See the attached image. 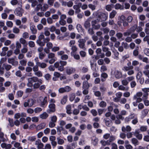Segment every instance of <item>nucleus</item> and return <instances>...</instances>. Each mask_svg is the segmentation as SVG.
Segmentation results:
<instances>
[{
	"instance_id": "nucleus-35",
	"label": "nucleus",
	"mask_w": 149,
	"mask_h": 149,
	"mask_svg": "<svg viewBox=\"0 0 149 149\" xmlns=\"http://www.w3.org/2000/svg\"><path fill=\"white\" fill-rule=\"evenodd\" d=\"M114 8L115 9L117 10H123L124 8L123 6L119 3L116 4Z\"/></svg>"
},
{
	"instance_id": "nucleus-52",
	"label": "nucleus",
	"mask_w": 149,
	"mask_h": 149,
	"mask_svg": "<svg viewBox=\"0 0 149 149\" xmlns=\"http://www.w3.org/2000/svg\"><path fill=\"white\" fill-rule=\"evenodd\" d=\"M148 112V110L147 109H144L142 112V114L144 116H146Z\"/></svg>"
},
{
	"instance_id": "nucleus-53",
	"label": "nucleus",
	"mask_w": 149,
	"mask_h": 149,
	"mask_svg": "<svg viewBox=\"0 0 149 149\" xmlns=\"http://www.w3.org/2000/svg\"><path fill=\"white\" fill-rule=\"evenodd\" d=\"M51 121L54 123L56 122L57 119V118L55 116H54L51 117Z\"/></svg>"
},
{
	"instance_id": "nucleus-62",
	"label": "nucleus",
	"mask_w": 149,
	"mask_h": 149,
	"mask_svg": "<svg viewBox=\"0 0 149 149\" xmlns=\"http://www.w3.org/2000/svg\"><path fill=\"white\" fill-rule=\"evenodd\" d=\"M55 125V123L53 122H50L49 124V127L51 128L54 127Z\"/></svg>"
},
{
	"instance_id": "nucleus-15",
	"label": "nucleus",
	"mask_w": 149,
	"mask_h": 149,
	"mask_svg": "<svg viewBox=\"0 0 149 149\" xmlns=\"http://www.w3.org/2000/svg\"><path fill=\"white\" fill-rule=\"evenodd\" d=\"M30 29L33 34H35L36 33L37 30L35 27V26L33 23L30 24Z\"/></svg>"
},
{
	"instance_id": "nucleus-49",
	"label": "nucleus",
	"mask_w": 149,
	"mask_h": 149,
	"mask_svg": "<svg viewBox=\"0 0 149 149\" xmlns=\"http://www.w3.org/2000/svg\"><path fill=\"white\" fill-rule=\"evenodd\" d=\"M74 11L73 9H70L68 12V14L70 16H72L74 15Z\"/></svg>"
},
{
	"instance_id": "nucleus-64",
	"label": "nucleus",
	"mask_w": 149,
	"mask_h": 149,
	"mask_svg": "<svg viewBox=\"0 0 149 149\" xmlns=\"http://www.w3.org/2000/svg\"><path fill=\"white\" fill-rule=\"evenodd\" d=\"M144 54L148 56H149V49L145 48L144 50Z\"/></svg>"
},
{
	"instance_id": "nucleus-18",
	"label": "nucleus",
	"mask_w": 149,
	"mask_h": 149,
	"mask_svg": "<svg viewBox=\"0 0 149 149\" xmlns=\"http://www.w3.org/2000/svg\"><path fill=\"white\" fill-rule=\"evenodd\" d=\"M1 146L3 148H5V149H10L12 147L11 144H6L5 143H2Z\"/></svg>"
},
{
	"instance_id": "nucleus-2",
	"label": "nucleus",
	"mask_w": 149,
	"mask_h": 149,
	"mask_svg": "<svg viewBox=\"0 0 149 149\" xmlns=\"http://www.w3.org/2000/svg\"><path fill=\"white\" fill-rule=\"evenodd\" d=\"M66 61H60L59 62H56L54 64V66L55 68H57L58 70L60 71H62L64 70V66L67 64Z\"/></svg>"
},
{
	"instance_id": "nucleus-63",
	"label": "nucleus",
	"mask_w": 149,
	"mask_h": 149,
	"mask_svg": "<svg viewBox=\"0 0 149 149\" xmlns=\"http://www.w3.org/2000/svg\"><path fill=\"white\" fill-rule=\"evenodd\" d=\"M88 68L87 67H84L82 68L81 70L82 72L85 73L87 72L88 71Z\"/></svg>"
},
{
	"instance_id": "nucleus-58",
	"label": "nucleus",
	"mask_w": 149,
	"mask_h": 149,
	"mask_svg": "<svg viewBox=\"0 0 149 149\" xmlns=\"http://www.w3.org/2000/svg\"><path fill=\"white\" fill-rule=\"evenodd\" d=\"M132 33L129 29L126 32L123 33V35L125 36H129Z\"/></svg>"
},
{
	"instance_id": "nucleus-45",
	"label": "nucleus",
	"mask_w": 149,
	"mask_h": 149,
	"mask_svg": "<svg viewBox=\"0 0 149 149\" xmlns=\"http://www.w3.org/2000/svg\"><path fill=\"white\" fill-rule=\"evenodd\" d=\"M19 2L17 0H12L10 1V3L12 5L15 6L17 4H18Z\"/></svg>"
},
{
	"instance_id": "nucleus-5",
	"label": "nucleus",
	"mask_w": 149,
	"mask_h": 149,
	"mask_svg": "<svg viewBox=\"0 0 149 149\" xmlns=\"http://www.w3.org/2000/svg\"><path fill=\"white\" fill-rule=\"evenodd\" d=\"M48 8L49 6L46 3H44L43 4H39L35 8V10L38 11L40 10L42 11H45Z\"/></svg>"
},
{
	"instance_id": "nucleus-32",
	"label": "nucleus",
	"mask_w": 149,
	"mask_h": 149,
	"mask_svg": "<svg viewBox=\"0 0 149 149\" xmlns=\"http://www.w3.org/2000/svg\"><path fill=\"white\" fill-rule=\"evenodd\" d=\"M19 42L20 43L23 45V46L27 45V43L26 40L24 38H21L19 39Z\"/></svg>"
},
{
	"instance_id": "nucleus-12",
	"label": "nucleus",
	"mask_w": 149,
	"mask_h": 149,
	"mask_svg": "<svg viewBox=\"0 0 149 149\" xmlns=\"http://www.w3.org/2000/svg\"><path fill=\"white\" fill-rule=\"evenodd\" d=\"M8 62L12 65L16 67L18 65V62L15 60L13 58H8Z\"/></svg>"
},
{
	"instance_id": "nucleus-38",
	"label": "nucleus",
	"mask_w": 149,
	"mask_h": 149,
	"mask_svg": "<svg viewBox=\"0 0 149 149\" xmlns=\"http://www.w3.org/2000/svg\"><path fill=\"white\" fill-rule=\"evenodd\" d=\"M14 146L17 148V149H22V148L20 146V144L17 142H15L14 145Z\"/></svg>"
},
{
	"instance_id": "nucleus-22",
	"label": "nucleus",
	"mask_w": 149,
	"mask_h": 149,
	"mask_svg": "<svg viewBox=\"0 0 149 149\" xmlns=\"http://www.w3.org/2000/svg\"><path fill=\"white\" fill-rule=\"evenodd\" d=\"M29 107H31L36 102V100L32 99H29L28 100Z\"/></svg>"
},
{
	"instance_id": "nucleus-36",
	"label": "nucleus",
	"mask_w": 149,
	"mask_h": 149,
	"mask_svg": "<svg viewBox=\"0 0 149 149\" xmlns=\"http://www.w3.org/2000/svg\"><path fill=\"white\" fill-rule=\"evenodd\" d=\"M68 96L67 95L64 96L63 98L61 100V103L63 104H65L67 101Z\"/></svg>"
},
{
	"instance_id": "nucleus-14",
	"label": "nucleus",
	"mask_w": 149,
	"mask_h": 149,
	"mask_svg": "<svg viewBox=\"0 0 149 149\" xmlns=\"http://www.w3.org/2000/svg\"><path fill=\"white\" fill-rule=\"evenodd\" d=\"M35 145L37 146V149L42 148L44 146V144L41 143L40 140L38 139L35 142Z\"/></svg>"
},
{
	"instance_id": "nucleus-11",
	"label": "nucleus",
	"mask_w": 149,
	"mask_h": 149,
	"mask_svg": "<svg viewBox=\"0 0 149 149\" xmlns=\"http://www.w3.org/2000/svg\"><path fill=\"white\" fill-rule=\"evenodd\" d=\"M47 97H45L43 98L42 97H40L38 99V100L41 102V106L42 107H44L45 104L47 102Z\"/></svg>"
},
{
	"instance_id": "nucleus-23",
	"label": "nucleus",
	"mask_w": 149,
	"mask_h": 149,
	"mask_svg": "<svg viewBox=\"0 0 149 149\" xmlns=\"http://www.w3.org/2000/svg\"><path fill=\"white\" fill-rule=\"evenodd\" d=\"M49 115L46 112H44L40 115V117L42 119H46L48 116Z\"/></svg>"
},
{
	"instance_id": "nucleus-7",
	"label": "nucleus",
	"mask_w": 149,
	"mask_h": 149,
	"mask_svg": "<svg viewBox=\"0 0 149 149\" xmlns=\"http://www.w3.org/2000/svg\"><path fill=\"white\" fill-rule=\"evenodd\" d=\"M41 40L38 39L36 41V43L41 47H43L45 45L46 42L49 41L50 39L49 38L47 37L43 40V41H42Z\"/></svg>"
},
{
	"instance_id": "nucleus-51",
	"label": "nucleus",
	"mask_w": 149,
	"mask_h": 149,
	"mask_svg": "<svg viewBox=\"0 0 149 149\" xmlns=\"http://www.w3.org/2000/svg\"><path fill=\"white\" fill-rule=\"evenodd\" d=\"M46 43H47L46 45L47 48L50 49L52 48L53 47V44L51 42H46Z\"/></svg>"
},
{
	"instance_id": "nucleus-56",
	"label": "nucleus",
	"mask_w": 149,
	"mask_h": 149,
	"mask_svg": "<svg viewBox=\"0 0 149 149\" xmlns=\"http://www.w3.org/2000/svg\"><path fill=\"white\" fill-rule=\"evenodd\" d=\"M71 50H72V52L73 53H75L77 50V48L76 46L73 45L72 47Z\"/></svg>"
},
{
	"instance_id": "nucleus-47",
	"label": "nucleus",
	"mask_w": 149,
	"mask_h": 149,
	"mask_svg": "<svg viewBox=\"0 0 149 149\" xmlns=\"http://www.w3.org/2000/svg\"><path fill=\"white\" fill-rule=\"evenodd\" d=\"M106 103L104 101H102L99 104V106L102 108L106 107Z\"/></svg>"
},
{
	"instance_id": "nucleus-54",
	"label": "nucleus",
	"mask_w": 149,
	"mask_h": 149,
	"mask_svg": "<svg viewBox=\"0 0 149 149\" xmlns=\"http://www.w3.org/2000/svg\"><path fill=\"white\" fill-rule=\"evenodd\" d=\"M45 56V54L43 53L42 52H40L39 54V57L40 59L42 60L44 58Z\"/></svg>"
},
{
	"instance_id": "nucleus-55",
	"label": "nucleus",
	"mask_w": 149,
	"mask_h": 149,
	"mask_svg": "<svg viewBox=\"0 0 149 149\" xmlns=\"http://www.w3.org/2000/svg\"><path fill=\"white\" fill-rule=\"evenodd\" d=\"M28 44L29 46L30 47H33L35 46V44L34 42L32 41H29L28 42Z\"/></svg>"
},
{
	"instance_id": "nucleus-42",
	"label": "nucleus",
	"mask_w": 149,
	"mask_h": 149,
	"mask_svg": "<svg viewBox=\"0 0 149 149\" xmlns=\"http://www.w3.org/2000/svg\"><path fill=\"white\" fill-rule=\"evenodd\" d=\"M34 74L35 75L38 77H42V72L38 70L34 72Z\"/></svg>"
},
{
	"instance_id": "nucleus-61",
	"label": "nucleus",
	"mask_w": 149,
	"mask_h": 149,
	"mask_svg": "<svg viewBox=\"0 0 149 149\" xmlns=\"http://www.w3.org/2000/svg\"><path fill=\"white\" fill-rule=\"evenodd\" d=\"M129 57V56L128 55H125L123 56L121 58L120 60V63H123L124 61L127 58Z\"/></svg>"
},
{
	"instance_id": "nucleus-43",
	"label": "nucleus",
	"mask_w": 149,
	"mask_h": 149,
	"mask_svg": "<svg viewBox=\"0 0 149 149\" xmlns=\"http://www.w3.org/2000/svg\"><path fill=\"white\" fill-rule=\"evenodd\" d=\"M116 36L117 38L118 39H121L122 40H123V39H122L123 37V34L120 32H118L116 33Z\"/></svg>"
},
{
	"instance_id": "nucleus-10",
	"label": "nucleus",
	"mask_w": 149,
	"mask_h": 149,
	"mask_svg": "<svg viewBox=\"0 0 149 149\" xmlns=\"http://www.w3.org/2000/svg\"><path fill=\"white\" fill-rule=\"evenodd\" d=\"M48 58L51 59L49 62L50 64H52L56 61L55 58V54L53 53H49L48 55Z\"/></svg>"
},
{
	"instance_id": "nucleus-28",
	"label": "nucleus",
	"mask_w": 149,
	"mask_h": 149,
	"mask_svg": "<svg viewBox=\"0 0 149 149\" xmlns=\"http://www.w3.org/2000/svg\"><path fill=\"white\" fill-rule=\"evenodd\" d=\"M29 2H31V6L32 7H34L36 6H37L38 4V2L36 0H31Z\"/></svg>"
},
{
	"instance_id": "nucleus-26",
	"label": "nucleus",
	"mask_w": 149,
	"mask_h": 149,
	"mask_svg": "<svg viewBox=\"0 0 149 149\" xmlns=\"http://www.w3.org/2000/svg\"><path fill=\"white\" fill-rule=\"evenodd\" d=\"M89 87L90 86L87 81H85L84 82L82 87L83 89H88Z\"/></svg>"
},
{
	"instance_id": "nucleus-60",
	"label": "nucleus",
	"mask_w": 149,
	"mask_h": 149,
	"mask_svg": "<svg viewBox=\"0 0 149 149\" xmlns=\"http://www.w3.org/2000/svg\"><path fill=\"white\" fill-rule=\"evenodd\" d=\"M19 29L16 27H15L13 29V32L16 34L18 33L19 32Z\"/></svg>"
},
{
	"instance_id": "nucleus-37",
	"label": "nucleus",
	"mask_w": 149,
	"mask_h": 149,
	"mask_svg": "<svg viewBox=\"0 0 149 149\" xmlns=\"http://www.w3.org/2000/svg\"><path fill=\"white\" fill-rule=\"evenodd\" d=\"M91 25L90 21L87 20L85 21L84 24V26L86 29H87Z\"/></svg>"
},
{
	"instance_id": "nucleus-16",
	"label": "nucleus",
	"mask_w": 149,
	"mask_h": 149,
	"mask_svg": "<svg viewBox=\"0 0 149 149\" xmlns=\"http://www.w3.org/2000/svg\"><path fill=\"white\" fill-rule=\"evenodd\" d=\"M3 67L4 69H5L6 71H8L10 70L12 66L10 65L4 63L3 64Z\"/></svg>"
},
{
	"instance_id": "nucleus-20",
	"label": "nucleus",
	"mask_w": 149,
	"mask_h": 149,
	"mask_svg": "<svg viewBox=\"0 0 149 149\" xmlns=\"http://www.w3.org/2000/svg\"><path fill=\"white\" fill-rule=\"evenodd\" d=\"M115 76L116 78H120L122 76V73L118 70L115 71Z\"/></svg>"
},
{
	"instance_id": "nucleus-17",
	"label": "nucleus",
	"mask_w": 149,
	"mask_h": 149,
	"mask_svg": "<svg viewBox=\"0 0 149 149\" xmlns=\"http://www.w3.org/2000/svg\"><path fill=\"white\" fill-rule=\"evenodd\" d=\"M36 64L42 68H45L47 65V64L45 63H41L37 61L36 62Z\"/></svg>"
},
{
	"instance_id": "nucleus-19",
	"label": "nucleus",
	"mask_w": 149,
	"mask_h": 149,
	"mask_svg": "<svg viewBox=\"0 0 149 149\" xmlns=\"http://www.w3.org/2000/svg\"><path fill=\"white\" fill-rule=\"evenodd\" d=\"M2 52L0 54V55L1 56H4L6 54V52L8 50V48L7 47H5L2 48Z\"/></svg>"
},
{
	"instance_id": "nucleus-59",
	"label": "nucleus",
	"mask_w": 149,
	"mask_h": 149,
	"mask_svg": "<svg viewBox=\"0 0 149 149\" xmlns=\"http://www.w3.org/2000/svg\"><path fill=\"white\" fill-rule=\"evenodd\" d=\"M38 67L39 66L38 65H36L33 66V68H32V70H33V71L35 72H37V71H38Z\"/></svg>"
},
{
	"instance_id": "nucleus-48",
	"label": "nucleus",
	"mask_w": 149,
	"mask_h": 149,
	"mask_svg": "<svg viewBox=\"0 0 149 149\" xmlns=\"http://www.w3.org/2000/svg\"><path fill=\"white\" fill-rule=\"evenodd\" d=\"M100 143L102 145L104 146H106L107 145H109L110 144V143L108 142L107 140V141L102 140L101 141Z\"/></svg>"
},
{
	"instance_id": "nucleus-33",
	"label": "nucleus",
	"mask_w": 149,
	"mask_h": 149,
	"mask_svg": "<svg viewBox=\"0 0 149 149\" xmlns=\"http://www.w3.org/2000/svg\"><path fill=\"white\" fill-rule=\"evenodd\" d=\"M117 13L116 12L115 10H113L110 14L109 17L111 19L113 18Z\"/></svg>"
},
{
	"instance_id": "nucleus-25",
	"label": "nucleus",
	"mask_w": 149,
	"mask_h": 149,
	"mask_svg": "<svg viewBox=\"0 0 149 149\" xmlns=\"http://www.w3.org/2000/svg\"><path fill=\"white\" fill-rule=\"evenodd\" d=\"M106 125L108 126H110L112 123L111 121L108 118H105L104 119Z\"/></svg>"
},
{
	"instance_id": "nucleus-40",
	"label": "nucleus",
	"mask_w": 149,
	"mask_h": 149,
	"mask_svg": "<svg viewBox=\"0 0 149 149\" xmlns=\"http://www.w3.org/2000/svg\"><path fill=\"white\" fill-rule=\"evenodd\" d=\"M67 110V113L68 114H70L71 112V105H68L66 107Z\"/></svg>"
},
{
	"instance_id": "nucleus-27",
	"label": "nucleus",
	"mask_w": 149,
	"mask_h": 149,
	"mask_svg": "<svg viewBox=\"0 0 149 149\" xmlns=\"http://www.w3.org/2000/svg\"><path fill=\"white\" fill-rule=\"evenodd\" d=\"M28 51V47L27 45L24 46L23 48L21 49V52L23 54H25Z\"/></svg>"
},
{
	"instance_id": "nucleus-34",
	"label": "nucleus",
	"mask_w": 149,
	"mask_h": 149,
	"mask_svg": "<svg viewBox=\"0 0 149 149\" xmlns=\"http://www.w3.org/2000/svg\"><path fill=\"white\" fill-rule=\"evenodd\" d=\"M131 141L132 144H133L135 146L138 145L139 144V142L136 138H133L132 139Z\"/></svg>"
},
{
	"instance_id": "nucleus-13",
	"label": "nucleus",
	"mask_w": 149,
	"mask_h": 149,
	"mask_svg": "<svg viewBox=\"0 0 149 149\" xmlns=\"http://www.w3.org/2000/svg\"><path fill=\"white\" fill-rule=\"evenodd\" d=\"M86 42V40L84 39H79L78 41V42L79 43L78 45L79 47L81 48L84 49Z\"/></svg>"
},
{
	"instance_id": "nucleus-4",
	"label": "nucleus",
	"mask_w": 149,
	"mask_h": 149,
	"mask_svg": "<svg viewBox=\"0 0 149 149\" xmlns=\"http://www.w3.org/2000/svg\"><path fill=\"white\" fill-rule=\"evenodd\" d=\"M108 18L107 14L104 13L100 12L98 13L97 16V20L98 21L102 22L107 20Z\"/></svg>"
},
{
	"instance_id": "nucleus-31",
	"label": "nucleus",
	"mask_w": 149,
	"mask_h": 149,
	"mask_svg": "<svg viewBox=\"0 0 149 149\" xmlns=\"http://www.w3.org/2000/svg\"><path fill=\"white\" fill-rule=\"evenodd\" d=\"M137 28V25L134 24L129 29V30L131 33H134L135 32Z\"/></svg>"
},
{
	"instance_id": "nucleus-46",
	"label": "nucleus",
	"mask_w": 149,
	"mask_h": 149,
	"mask_svg": "<svg viewBox=\"0 0 149 149\" xmlns=\"http://www.w3.org/2000/svg\"><path fill=\"white\" fill-rule=\"evenodd\" d=\"M27 61L26 60H21L19 61V63L21 65L23 66H25L26 65Z\"/></svg>"
},
{
	"instance_id": "nucleus-6",
	"label": "nucleus",
	"mask_w": 149,
	"mask_h": 149,
	"mask_svg": "<svg viewBox=\"0 0 149 149\" xmlns=\"http://www.w3.org/2000/svg\"><path fill=\"white\" fill-rule=\"evenodd\" d=\"M133 68V67H129L125 66L123 67V70L125 71H127V74L128 75H131L134 73V71L132 70Z\"/></svg>"
},
{
	"instance_id": "nucleus-39",
	"label": "nucleus",
	"mask_w": 149,
	"mask_h": 149,
	"mask_svg": "<svg viewBox=\"0 0 149 149\" xmlns=\"http://www.w3.org/2000/svg\"><path fill=\"white\" fill-rule=\"evenodd\" d=\"M57 139V143L59 145H62L64 143V140L63 139H61L60 137H58Z\"/></svg>"
},
{
	"instance_id": "nucleus-9",
	"label": "nucleus",
	"mask_w": 149,
	"mask_h": 149,
	"mask_svg": "<svg viewBox=\"0 0 149 149\" xmlns=\"http://www.w3.org/2000/svg\"><path fill=\"white\" fill-rule=\"evenodd\" d=\"M65 71L66 74L68 75H70L75 72L76 70L74 68L70 66L67 67L65 69Z\"/></svg>"
},
{
	"instance_id": "nucleus-30",
	"label": "nucleus",
	"mask_w": 149,
	"mask_h": 149,
	"mask_svg": "<svg viewBox=\"0 0 149 149\" xmlns=\"http://www.w3.org/2000/svg\"><path fill=\"white\" fill-rule=\"evenodd\" d=\"M48 28L47 27H45L44 29V34L47 36H49L50 35V33L48 31Z\"/></svg>"
},
{
	"instance_id": "nucleus-29",
	"label": "nucleus",
	"mask_w": 149,
	"mask_h": 149,
	"mask_svg": "<svg viewBox=\"0 0 149 149\" xmlns=\"http://www.w3.org/2000/svg\"><path fill=\"white\" fill-rule=\"evenodd\" d=\"M124 19V16L122 15L121 16L120 19L117 22L118 25L120 26L122 25V24L123 23Z\"/></svg>"
},
{
	"instance_id": "nucleus-57",
	"label": "nucleus",
	"mask_w": 149,
	"mask_h": 149,
	"mask_svg": "<svg viewBox=\"0 0 149 149\" xmlns=\"http://www.w3.org/2000/svg\"><path fill=\"white\" fill-rule=\"evenodd\" d=\"M13 24V22L11 21H8L6 22V25L8 27H12Z\"/></svg>"
},
{
	"instance_id": "nucleus-50",
	"label": "nucleus",
	"mask_w": 149,
	"mask_h": 149,
	"mask_svg": "<svg viewBox=\"0 0 149 149\" xmlns=\"http://www.w3.org/2000/svg\"><path fill=\"white\" fill-rule=\"evenodd\" d=\"M136 96H134L133 99L134 100H136L137 102H139L142 101L141 99L139 97H136Z\"/></svg>"
},
{
	"instance_id": "nucleus-21",
	"label": "nucleus",
	"mask_w": 149,
	"mask_h": 149,
	"mask_svg": "<svg viewBox=\"0 0 149 149\" xmlns=\"http://www.w3.org/2000/svg\"><path fill=\"white\" fill-rule=\"evenodd\" d=\"M50 111L54 112L55 111V105L54 104H50L49 106Z\"/></svg>"
},
{
	"instance_id": "nucleus-41",
	"label": "nucleus",
	"mask_w": 149,
	"mask_h": 149,
	"mask_svg": "<svg viewBox=\"0 0 149 149\" xmlns=\"http://www.w3.org/2000/svg\"><path fill=\"white\" fill-rule=\"evenodd\" d=\"M82 6V3H79L73 6V8L75 10L80 8Z\"/></svg>"
},
{
	"instance_id": "nucleus-8",
	"label": "nucleus",
	"mask_w": 149,
	"mask_h": 149,
	"mask_svg": "<svg viewBox=\"0 0 149 149\" xmlns=\"http://www.w3.org/2000/svg\"><path fill=\"white\" fill-rule=\"evenodd\" d=\"M41 40L38 39L36 41V43L41 47H43L45 45L46 42L49 41L50 39L49 38L47 37L43 40V41H42Z\"/></svg>"
},
{
	"instance_id": "nucleus-3",
	"label": "nucleus",
	"mask_w": 149,
	"mask_h": 149,
	"mask_svg": "<svg viewBox=\"0 0 149 149\" xmlns=\"http://www.w3.org/2000/svg\"><path fill=\"white\" fill-rule=\"evenodd\" d=\"M18 5H19L20 7L16 8L15 10L14 13L16 15L21 17L22 15V14L24 12L23 9L22 8V0L19 1Z\"/></svg>"
},
{
	"instance_id": "nucleus-44",
	"label": "nucleus",
	"mask_w": 149,
	"mask_h": 149,
	"mask_svg": "<svg viewBox=\"0 0 149 149\" xmlns=\"http://www.w3.org/2000/svg\"><path fill=\"white\" fill-rule=\"evenodd\" d=\"M109 139L107 140V141L108 142L110 143L114 141L115 139V136L112 135H111Z\"/></svg>"
},
{
	"instance_id": "nucleus-1",
	"label": "nucleus",
	"mask_w": 149,
	"mask_h": 149,
	"mask_svg": "<svg viewBox=\"0 0 149 149\" xmlns=\"http://www.w3.org/2000/svg\"><path fill=\"white\" fill-rule=\"evenodd\" d=\"M28 81L27 86L31 87L33 86V88L35 89L38 88L39 86L42 84V82L41 79H39L36 77L29 78Z\"/></svg>"
},
{
	"instance_id": "nucleus-24",
	"label": "nucleus",
	"mask_w": 149,
	"mask_h": 149,
	"mask_svg": "<svg viewBox=\"0 0 149 149\" xmlns=\"http://www.w3.org/2000/svg\"><path fill=\"white\" fill-rule=\"evenodd\" d=\"M45 127V124L44 123H41L38 125L36 127V130L38 131L44 128Z\"/></svg>"
}]
</instances>
